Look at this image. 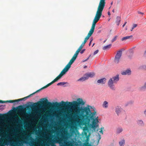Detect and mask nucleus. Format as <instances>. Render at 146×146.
Segmentation results:
<instances>
[{
  "label": "nucleus",
  "instance_id": "f257e3e1",
  "mask_svg": "<svg viewBox=\"0 0 146 146\" xmlns=\"http://www.w3.org/2000/svg\"><path fill=\"white\" fill-rule=\"evenodd\" d=\"M78 101H74L72 102H65L62 101L59 103L56 102L53 104L48 102L47 99L42 102L39 101L35 103L31 108L32 110L36 109L37 107H41L42 104H46L48 106L58 108L59 107H63L64 108H73L75 112L73 114L74 117L78 120V122L82 125L86 126L89 124L90 120L92 121L91 125L92 128L95 130L96 128L98 127V123L99 122L98 117H96V111L94 109L89 105L83 108H80V105H84L85 104L82 99L79 98L77 100Z\"/></svg>",
  "mask_w": 146,
  "mask_h": 146
},
{
  "label": "nucleus",
  "instance_id": "f03ea898",
  "mask_svg": "<svg viewBox=\"0 0 146 146\" xmlns=\"http://www.w3.org/2000/svg\"><path fill=\"white\" fill-rule=\"evenodd\" d=\"M105 0H100L95 16L93 21L91 28L82 43L84 44L85 45L87 40L93 33L96 24L99 20L102 15V11L105 6Z\"/></svg>",
  "mask_w": 146,
  "mask_h": 146
},
{
  "label": "nucleus",
  "instance_id": "7ed1b4c3",
  "mask_svg": "<svg viewBox=\"0 0 146 146\" xmlns=\"http://www.w3.org/2000/svg\"><path fill=\"white\" fill-rule=\"evenodd\" d=\"M69 69V68L67 67L66 66L62 70L60 74L52 82L48 84L46 86H44V88H46L54 82L57 81L58 80L60 79L68 71Z\"/></svg>",
  "mask_w": 146,
  "mask_h": 146
},
{
  "label": "nucleus",
  "instance_id": "20e7f679",
  "mask_svg": "<svg viewBox=\"0 0 146 146\" xmlns=\"http://www.w3.org/2000/svg\"><path fill=\"white\" fill-rule=\"evenodd\" d=\"M119 79V75H117L116 76L110 78L109 80L108 84L110 88L113 90H115V88L114 84L116 83Z\"/></svg>",
  "mask_w": 146,
  "mask_h": 146
},
{
  "label": "nucleus",
  "instance_id": "39448f33",
  "mask_svg": "<svg viewBox=\"0 0 146 146\" xmlns=\"http://www.w3.org/2000/svg\"><path fill=\"white\" fill-rule=\"evenodd\" d=\"M122 54V51L121 50H119L117 52L114 59V62L115 63L118 64L119 62Z\"/></svg>",
  "mask_w": 146,
  "mask_h": 146
},
{
  "label": "nucleus",
  "instance_id": "423d86ee",
  "mask_svg": "<svg viewBox=\"0 0 146 146\" xmlns=\"http://www.w3.org/2000/svg\"><path fill=\"white\" fill-rule=\"evenodd\" d=\"M76 59V58L73 56L72 58L70 60L69 62L66 66L70 68L71 67V65L74 62Z\"/></svg>",
  "mask_w": 146,
  "mask_h": 146
},
{
  "label": "nucleus",
  "instance_id": "0eeeda50",
  "mask_svg": "<svg viewBox=\"0 0 146 146\" xmlns=\"http://www.w3.org/2000/svg\"><path fill=\"white\" fill-rule=\"evenodd\" d=\"M45 88H44V87H43L42 88H41L40 89L37 90L35 92L33 93V94H31L30 95L27 96V97H24V98H23L22 99H22V100H21L20 101H22L23 100H25L27 98H28L29 97H30L31 96L33 95V94H35V93H37V92H39V91H40L41 90L43 89H45Z\"/></svg>",
  "mask_w": 146,
  "mask_h": 146
},
{
  "label": "nucleus",
  "instance_id": "6e6552de",
  "mask_svg": "<svg viewBox=\"0 0 146 146\" xmlns=\"http://www.w3.org/2000/svg\"><path fill=\"white\" fill-rule=\"evenodd\" d=\"M131 73V71L130 69H128L121 72V74L123 75H129Z\"/></svg>",
  "mask_w": 146,
  "mask_h": 146
},
{
  "label": "nucleus",
  "instance_id": "1a4fd4ad",
  "mask_svg": "<svg viewBox=\"0 0 146 146\" xmlns=\"http://www.w3.org/2000/svg\"><path fill=\"white\" fill-rule=\"evenodd\" d=\"M95 75V74L93 72H90L89 73L86 74L85 76L88 77V79L89 77L92 78Z\"/></svg>",
  "mask_w": 146,
  "mask_h": 146
},
{
  "label": "nucleus",
  "instance_id": "9d476101",
  "mask_svg": "<svg viewBox=\"0 0 146 146\" xmlns=\"http://www.w3.org/2000/svg\"><path fill=\"white\" fill-rule=\"evenodd\" d=\"M20 99L17 100H7L5 101V102H6V103L8 102V103H13V102H18L20 101L21 100H22V99Z\"/></svg>",
  "mask_w": 146,
  "mask_h": 146
},
{
  "label": "nucleus",
  "instance_id": "9b49d317",
  "mask_svg": "<svg viewBox=\"0 0 146 146\" xmlns=\"http://www.w3.org/2000/svg\"><path fill=\"white\" fill-rule=\"evenodd\" d=\"M106 79L105 78H103L97 81L98 83L104 84L106 82Z\"/></svg>",
  "mask_w": 146,
  "mask_h": 146
},
{
  "label": "nucleus",
  "instance_id": "f8f14e48",
  "mask_svg": "<svg viewBox=\"0 0 146 146\" xmlns=\"http://www.w3.org/2000/svg\"><path fill=\"white\" fill-rule=\"evenodd\" d=\"M102 106L104 108H108V102L106 101H104L102 104Z\"/></svg>",
  "mask_w": 146,
  "mask_h": 146
},
{
  "label": "nucleus",
  "instance_id": "ddd939ff",
  "mask_svg": "<svg viewBox=\"0 0 146 146\" xmlns=\"http://www.w3.org/2000/svg\"><path fill=\"white\" fill-rule=\"evenodd\" d=\"M116 19V24L118 26L119 24L121 21V17L119 16L117 17Z\"/></svg>",
  "mask_w": 146,
  "mask_h": 146
},
{
  "label": "nucleus",
  "instance_id": "4468645a",
  "mask_svg": "<svg viewBox=\"0 0 146 146\" xmlns=\"http://www.w3.org/2000/svg\"><path fill=\"white\" fill-rule=\"evenodd\" d=\"M121 108L118 106H117L115 108V112L118 115L120 112Z\"/></svg>",
  "mask_w": 146,
  "mask_h": 146
},
{
  "label": "nucleus",
  "instance_id": "2eb2a0df",
  "mask_svg": "<svg viewBox=\"0 0 146 146\" xmlns=\"http://www.w3.org/2000/svg\"><path fill=\"white\" fill-rule=\"evenodd\" d=\"M111 46V44H110L108 45H106V46H104L103 48V49L104 50H106L107 49H110Z\"/></svg>",
  "mask_w": 146,
  "mask_h": 146
},
{
  "label": "nucleus",
  "instance_id": "dca6fc26",
  "mask_svg": "<svg viewBox=\"0 0 146 146\" xmlns=\"http://www.w3.org/2000/svg\"><path fill=\"white\" fill-rule=\"evenodd\" d=\"M139 90L140 91H143L146 90V86L145 84L144 85L139 88Z\"/></svg>",
  "mask_w": 146,
  "mask_h": 146
},
{
  "label": "nucleus",
  "instance_id": "f3484780",
  "mask_svg": "<svg viewBox=\"0 0 146 146\" xmlns=\"http://www.w3.org/2000/svg\"><path fill=\"white\" fill-rule=\"evenodd\" d=\"M88 79V77H86V76H85L84 77H82L79 79H78V81H84Z\"/></svg>",
  "mask_w": 146,
  "mask_h": 146
},
{
  "label": "nucleus",
  "instance_id": "a211bd4d",
  "mask_svg": "<svg viewBox=\"0 0 146 146\" xmlns=\"http://www.w3.org/2000/svg\"><path fill=\"white\" fill-rule=\"evenodd\" d=\"M125 143L124 139L122 140L119 142V144L120 146H123Z\"/></svg>",
  "mask_w": 146,
  "mask_h": 146
},
{
  "label": "nucleus",
  "instance_id": "6ab92c4d",
  "mask_svg": "<svg viewBox=\"0 0 146 146\" xmlns=\"http://www.w3.org/2000/svg\"><path fill=\"white\" fill-rule=\"evenodd\" d=\"M132 36H133L132 35H131L130 36H126L125 37H124L121 38V40L122 41L128 39H129V38H130L132 37Z\"/></svg>",
  "mask_w": 146,
  "mask_h": 146
},
{
  "label": "nucleus",
  "instance_id": "aec40b11",
  "mask_svg": "<svg viewBox=\"0 0 146 146\" xmlns=\"http://www.w3.org/2000/svg\"><path fill=\"white\" fill-rule=\"evenodd\" d=\"M80 52V51L77 50L73 56V57L76 58Z\"/></svg>",
  "mask_w": 146,
  "mask_h": 146
},
{
  "label": "nucleus",
  "instance_id": "412c9836",
  "mask_svg": "<svg viewBox=\"0 0 146 146\" xmlns=\"http://www.w3.org/2000/svg\"><path fill=\"white\" fill-rule=\"evenodd\" d=\"M123 131V129L121 128H119L117 129V133H119Z\"/></svg>",
  "mask_w": 146,
  "mask_h": 146
},
{
  "label": "nucleus",
  "instance_id": "4be33fe9",
  "mask_svg": "<svg viewBox=\"0 0 146 146\" xmlns=\"http://www.w3.org/2000/svg\"><path fill=\"white\" fill-rule=\"evenodd\" d=\"M66 83L65 82H60L58 83L57 84V85L60 86V85H63L65 84H66Z\"/></svg>",
  "mask_w": 146,
  "mask_h": 146
},
{
  "label": "nucleus",
  "instance_id": "5701e85b",
  "mask_svg": "<svg viewBox=\"0 0 146 146\" xmlns=\"http://www.w3.org/2000/svg\"><path fill=\"white\" fill-rule=\"evenodd\" d=\"M117 36H115L114 38H113L111 40V42L112 43L115 41L117 39Z\"/></svg>",
  "mask_w": 146,
  "mask_h": 146
},
{
  "label": "nucleus",
  "instance_id": "b1692460",
  "mask_svg": "<svg viewBox=\"0 0 146 146\" xmlns=\"http://www.w3.org/2000/svg\"><path fill=\"white\" fill-rule=\"evenodd\" d=\"M91 56V55L90 54L89 55V56L85 60H83V62H85L86 61H87V60H88V59H89V58Z\"/></svg>",
  "mask_w": 146,
  "mask_h": 146
},
{
  "label": "nucleus",
  "instance_id": "393cba45",
  "mask_svg": "<svg viewBox=\"0 0 146 146\" xmlns=\"http://www.w3.org/2000/svg\"><path fill=\"white\" fill-rule=\"evenodd\" d=\"M138 123L139 124H142L143 123V121H142L141 120H139L138 121Z\"/></svg>",
  "mask_w": 146,
  "mask_h": 146
},
{
  "label": "nucleus",
  "instance_id": "a878e982",
  "mask_svg": "<svg viewBox=\"0 0 146 146\" xmlns=\"http://www.w3.org/2000/svg\"><path fill=\"white\" fill-rule=\"evenodd\" d=\"M99 51V50H97L95 51L94 53V55H95L96 54H97Z\"/></svg>",
  "mask_w": 146,
  "mask_h": 146
},
{
  "label": "nucleus",
  "instance_id": "bb28decb",
  "mask_svg": "<svg viewBox=\"0 0 146 146\" xmlns=\"http://www.w3.org/2000/svg\"><path fill=\"white\" fill-rule=\"evenodd\" d=\"M137 26V25L136 24H134L133 25V27H132L133 29H134Z\"/></svg>",
  "mask_w": 146,
  "mask_h": 146
},
{
  "label": "nucleus",
  "instance_id": "cd10ccee",
  "mask_svg": "<svg viewBox=\"0 0 146 146\" xmlns=\"http://www.w3.org/2000/svg\"><path fill=\"white\" fill-rule=\"evenodd\" d=\"M82 48V47H81V46H80L79 48L78 49V50L80 51Z\"/></svg>",
  "mask_w": 146,
  "mask_h": 146
},
{
  "label": "nucleus",
  "instance_id": "c85d7f7f",
  "mask_svg": "<svg viewBox=\"0 0 146 146\" xmlns=\"http://www.w3.org/2000/svg\"><path fill=\"white\" fill-rule=\"evenodd\" d=\"M5 101H3V100H0V103H6V102Z\"/></svg>",
  "mask_w": 146,
  "mask_h": 146
},
{
  "label": "nucleus",
  "instance_id": "c756f323",
  "mask_svg": "<svg viewBox=\"0 0 146 146\" xmlns=\"http://www.w3.org/2000/svg\"><path fill=\"white\" fill-rule=\"evenodd\" d=\"M84 130L85 131V130L87 132H88V127H85V128H84Z\"/></svg>",
  "mask_w": 146,
  "mask_h": 146
},
{
  "label": "nucleus",
  "instance_id": "7c9ffc66",
  "mask_svg": "<svg viewBox=\"0 0 146 146\" xmlns=\"http://www.w3.org/2000/svg\"><path fill=\"white\" fill-rule=\"evenodd\" d=\"M138 13H139V14H142V15H143V14H144L143 13L141 12H140V11H138Z\"/></svg>",
  "mask_w": 146,
  "mask_h": 146
},
{
  "label": "nucleus",
  "instance_id": "2f4dec72",
  "mask_svg": "<svg viewBox=\"0 0 146 146\" xmlns=\"http://www.w3.org/2000/svg\"><path fill=\"white\" fill-rule=\"evenodd\" d=\"M85 50V49L82 50L80 52V53H81L82 54L84 52V51Z\"/></svg>",
  "mask_w": 146,
  "mask_h": 146
},
{
  "label": "nucleus",
  "instance_id": "473e14b6",
  "mask_svg": "<svg viewBox=\"0 0 146 146\" xmlns=\"http://www.w3.org/2000/svg\"><path fill=\"white\" fill-rule=\"evenodd\" d=\"M11 145H12V146H16V143H12V144H11Z\"/></svg>",
  "mask_w": 146,
  "mask_h": 146
},
{
  "label": "nucleus",
  "instance_id": "72a5a7b5",
  "mask_svg": "<svg viewBox=\"0 0 146 146\" xmlns=\"http://www.w3.org/2000/svg\"><path fill=\"white\" fill-rule=\"evenodd\" d=\"M3 116V115L0 113V118H2Z\"/></svg>",
  "mask_w": 146,
  "mask_h": 146
},
{
  "label": "nucleus",
  "instance_id": "f704fd0d",
  "mask_svg": "<svg viewBox=\"0 0 146 146\" xmlns=\"http://www.w3.org/2000/svg\"><path fill=\"white\" fill-rule=\"evenodd\" d=\"M84 44H83V43H82V44H81V45L80 46L81 47L83 48V46H84Z\"/></svg>",
  "mask_w": 146,
  "mask_h": 146
},
{
  "label": "nucleus",
  "instance_id": "c9c22d12",
  "mask_svg": "<svg viewBox=\"0 0 146 146\" xmlns=\"http://www.w3.org/2000/svg\"><path fill=\"white\" fill-rule=\"evenodd\" d=\"M99 132L100 133H102V134H103V131L102 130H101Z\"/></svg>",
  "mask_w": 146,
  "mask_h": 146
},
{
  "label": "nucleus",
  "instance_id": "e433bc0d",
  "mask_svg": "<svg viewBox=\"0 0 146 146\" xmlns=\"http://www.w3.org/2000/svg\"><path fill=\"white\" fill-rule=\"evenodd\" d=\"M127 23V22H125V23L123 25V27H124L125 25H126V23Z\"/></svg>",
  "mask_w": 146,
  "mask_h": 146
},
{
  "label": "nucleus",
  "instance_id": "4c0bfd02",
  "mask_svg": "<svg viewBox=\"0 0 146 146\" xmlns=\"http://www.w3.org/2000/svg\"><path fill=\"white\" fill-rule=\"evenodd\" d=\"M91 43H92V42L91 41H90V43H89V46H90L91 44Z\"/></svg>",
  "mask_w": 146,
  "mask_h": 146
},
{
  "label": "nucleus",
  "instance_id": "58836bf2",
  "mask_svg": "<svg viewBox=\"0 0 146 146\" xmlns=\"http://www.w3.org/2000/svg\"><path fill=\"white\" fill-rule=\"evenodd\" d=\"M144 55L146 57V50L145 52Z\"/></svg>",
  "mask_w": 146,
  "mask_h": 146
},
{
  "label": "nucleus",
  "instance_id": "ea45409f",
  "mask_svg": "<svg viewBox=\"0 0 146 146\" xmlns=\"http://www.w3.org/2000/svg\"><path fill=\"white\" fill-rule=\"evenodd\" d=\"M144 113L145 114V115H146V109L144 111Z\"/></svg>",
  "mask_w": 146,
  "mask_h": 146
},
{
  "label": "nucleus",
  "instance_id": "a19ab883",
  "mask_svg": "<svg viewBox=\"0 0 146 146\" xmlns=\"http://www.w3.org/2000/svg\"><path fill=\"white\" fill-rule=\"evenodd\" d=\"M108 15H110L111 14L109 12H108Z\"/></svg>",
  "mask_w": 146,
  "mask_h": 146
},
{
  "label": "nucleus",
  "instance_id": "79ce46f5",
  "mask_svg": "<svg viewBox=\"0 0 146 146\" xmlns=\"http://www.w3.org/2000/svg\"><path fill=\"white\" fill-rule=\"evenodd\" d=\"M101 130H102L103 129H104V127H102L101 128Z\"/></svg>",
  "mask_w": 146,
  "mask_h": 146
},
{
  "label": "nucleus",
  "instance_id": "37998d69",
  "mask_svg": "<svg viewBox=\"0 0 146 146\" xmlns=\"http://www.w3.org/2000/svg\"><path fill=\"white\" fill-rule=\"evenodd\" d=\"M90 39H91L90 41H91V42H92V41L93 40V38H90Z\"/></svg>",
  "mask_w": 146,
  "mask_h": 146
},
{
  "label": "nucleus",
  "instance_id": "c03bdc74",
  "mask_svg": "<svg viewBox=\"0 0 146 146\" xmlns=\"http://www.w3.org/2000/svg\"><path fill=\"white\" fill-rule=\"evenodd\" d=\"M2 106H0V109H2Z\"/></svg>",
  "mask_w": 146,
  "mask_h": 146
},
{
  "label": "nucleus",
  "instance_id": "a18cd8bd",
  "mask_svg": "<svg viewBox=\"0 0 146 146\" xmlns=\"http://www.w3.org/2000/svg\"><path fill=\"white\" fill-rule=\"evenodd\" d=\"M112 12H113V13H114V12H115V10H114V9H113V10H112Z\"/></svg>",
  "mask_w": 146,
  "mask_h": 146
},
{
  "label": "nucleus",
  "instance_id": "49530a36",
  "mask_svg": "<svg viewBox=\"0 0 146 146\" xmlns=\"http://www.w3.org/2000/svg\"><path fill=\"white\" fill-rule=\"evenodd\" d=\"M133 29H133V28L132 27V28H131V31H133Z\"/></svg>",
  "mask_w": 146,
  "mask_h": 146
},
{
  "label": "nucleus",
  "instance_id": "de8ad7c7",
  "mask_svg": "<svg viewBox=\"0 0 146 146\" xmlns=\"http://www.w3.org/2000/svg\"><path fill=\"white\" fill-rule=\"evenodd\" d=\"M106 40H107V39H106V40H105L104 41V43L105 42H106Z\"/></svg>",
  "mask_w": 146,
  "mask_h": 146
},
{
  "label": "nucleus",
  "instance_id": "09e8293b",
  "mask_svg": "<svg viewBox=\"0 0 146 146\" xmlns=\"http://www.w3.org/2000/svg\"><path fill=\"white\" fill-rule=\"evenodd\" d=\"M19 107H20L21 108H22V106H19Z\"/></svg>",
  "mask_w": 146,
  "mask_h": 146
},
{
  "label": "nucleus",
  "instance_id": "8fccbe9b",
  "mask_svg": "<svg viewBox=\"0 0 146 146\" xmlns=\"http://www.w3.org/2000/svg\"><path fill=\"white\" fill-rule=\"evenodd\" d=\"M87 67V66H85L84 67V68H86Z\"/></svg>",
  "mask_w": 146,
  "mask_h": 146
},
{
  "label": "nucleus",
  "instance_id": "3c124183",
  "mask_svg": "<svg viewBox=\"0 0 146 146\" xmlns=\"http://www.w3.org/2000/svg\"><path fill=\"white\" fill-rule=\"evenodd\" d=\"M85 135H87V132H86V133H85Z\"/></svg>",
  "mask_w": 146,
  "mask_h": 146
},
{
  "label": "nucleus",
  "instance_id": "603ef678",
  "mask_svg": "<svg viewBox=\"0 0 146 146\" xmlns=\"http://www.w3.org/2000/svg\"><path fill=\"white\" fill-rule=\"evenodd\" d=\"M112 4H113V2H112L111 3V5H112Z\"/></svg>",
  "mask_w": 146,
  "mask_h": 146
},
{
  "label": "nucleus",
  "instance_id": "864d4df0",
  "mask_svg": "<svg viewBox=\"0 0 146 146\" xmlns=\"http://www.w3.org/2000/svg\"><path fill=\"white\" fill-rule=\"evenodd\" d=\"M94 43L93 44V45H92V46H94Z\"/></svg>",
  "mask_w": 146,
  "mask_h": 146
}]
</instances>
